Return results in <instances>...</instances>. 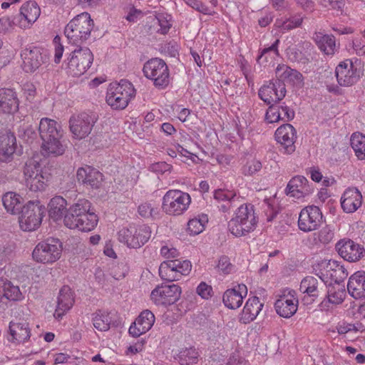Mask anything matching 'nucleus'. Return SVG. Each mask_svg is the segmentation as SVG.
<instances>
[{
	"label": "nucleus",
	"mask_w": 365,
	"mask_h": 365,
	"mask_svg": "<svg viewBox=\"0 0 365 365\" xmlns=\"http://www.w3.org/2000/svg\"><path fill=\"white\" fill-rule=\"evenodd\" d=\"M38 132L42 140V149L46 155L58 156L64 153L66 146L61 141L63 130L59 123L53 119L43 118L39 123Z\"/></svg>",
	"instance_id": "obj_1"
},
{
	"label": "nucleus",
	"mask_w": 365,
	"mask_h": 365,
	"mask_svg": "<svg viewBox=\"0 0 365 365\" xmlns=\"http://www.w3.org/2000/svg\"><path fill=\"white\" fill-rule=\"evenodd\" d=\"M258 223L255 206L250 203L241 205L228 222V230L237 237L245 236L254 231Z\"/></svg>",
	"instance_id": "obj_2"
},
{
	"label": "nucleus",
	"mask_w": 365,
	"mask_h": 365,
	"mask_svg": "<svg viewBox=\"0 0 365 365\" xmlns=\"http://www.w3.org/2000/svg\"><path fill=\"white\" fill-rule=\"evenodd\" d=\"M93 21L87 12L75 16L66 26L64 34L70 43L82 46L91 37Z\"/></svg>",
	"instance_id": "obj_3"
},
{
	"label": "nucleus",
	"mask_w": 365,
	"mask_h": 365,
	"mask_svg": "<svg viewBox=\"0 0 365 365\" xmlns=\"http://www.w3.org/2000/svg\"><path fill=\"white\" fill-rule=\"evenodd\" d=\"M135 96V89L133 84L126 79H122L119 83H112L109 85L106 102L113 109L123 110Z\"/></svg>",
	"instance_id": "obj_4"
},
{
	"label": "nucleus",
	"mask_w": 365,
	"mask_h": 365,
	"mask_svg": "<svg viewBox=\"0 0 365 365\" xmlns=\"http://www.w3.org/2000/svg\"><path fill=\"white\" fill-rule=\"evenodd\" d=\"M45 212V207L39 201L28 202L19 213L21 229L26 232L36 230L41 225Z\"/></svg>",
	"instance_id": "obj_5"
},
{
	"label": "nucleus",
	"mask_w": 365,
	"mask_h": 365,
	"mask_svg": "<svg viewBox=\"0 0 365 365\" xmlns=\"http://www.w3.org/2000/svg\"><path fill=\"white\" fill-rule=\"evenodd\" d=\"M144 76L153 81L158 89L166 88L170 83V71L166 63L160 58H153L145 63Z\"/></svg>",
	"instance_id": "obj_6"
},
{
	"label": "nucleus",
	"mask_w": 365,
	"mask_h": 365,
	"mask_svg": "<svg viewBox=\"0 0 365 365\" xmlns=\"http://www.w3.org/2000/svg\"><path fill=\"white\" fill-rule=\"evenodd\" d=\"M62 249V243L58 238L49 237L37 244L32 256L38 262L53 263L61 257Z\"/></svg>",
	"instance_id": "obj_7"
},
{
	"label": "nucleus",
	"mask_w": 365,
	"mask_h": 365,
	"mask_svg": "<svg viewBox=\"0 0 365 365\" xmlns=\"http://www.w3.org/2000/svg\"><path fill=\"white\" fill-rule=\"evenodd\" d=\"M98 119V114L93 111H85L71 115L69 129L73 138L81 140L88 136Z\"/></svg>",
	"instance_id": "obj_8"
},
{
	"label": "nucleus",
	"mask_w": 365,
	"mask_h": 365,
	"mask_svg": "<svg viewBox=\"0 0 365 365\" xmlns=\"http://www.w3.org/2000/svg\"><path fill=\"white\" fill-rule=\"evenodd\" d=\"M24 174L26 186L34 192L42 191L46 187L48 175L43 172L41 164L38 160L29 159L24 168Z\"/></svg>",
	"instance_id": "obj_9"
},
{
	"label": "nucleus",
	"mask_w": 365,
	"mask_h": 365,
	"mask_svg": "<svg viewBox=\"0 0 365 365\" xmlns=\"http://www.w3.org/2000/svg\"><path fill=\"white\" fill-rule=\"evenodd\" d=\"M67 58L68 72L73 76H79L86 72L93 61V55L86 46H78Z\"/></svg>",
	"instance_id": "obj_10"
},
{
	"label": "nucleus",
	"mask_w": 365,
	"mask_h": 365,
	"mask_svg": "<svg viewBox=\"0 0 365 365\" xmlns=\"http://www.w3.org/2000/svg\"><path fill=\"white\" fill-rule=\"evenodd\" d=\"M190 202L191 197L188 193L170 190L163 198L162 209L170 215H180L187 210Z\"/></svg>",
	"instance_id": "obj_11"
},
{
	"label": "nucleus",
	"mask_w": 365,
	"mask_h": 365,
	"mask_svg": "<svg viewBox=\"0 0 365 365\" xmlns=\"http://www.w3.org/2000/svg\"><path fill=\"white\" fill-rule=\"evenodd\" d=\"M192 268L188 260L170 259L163 262L159 267V274L163 280L173 282L187 275Z\"/></svg>",
	"instance_id": "obj_12"
},
{
	"label": "nucleus",
	"mask_w": 365,
	"mask_h": 365,
	"mask_svg": "<svg viewBox=\"0 0 365 365\" xmlns=\"http://www.w3.org/2000/svg\"><path fill=\"white\" fill-rule=\"evenodd\" d=\"M21 56L23 59V70L26 73L36 71L49 61L48 51L37 46L26 48L21 51Z\"/></svg>",
	"instance_id": "obj_13"
},
{
	"label": "nucleus",
	"mask_w": 365,
	"mask_h": 365,
	"mask_svg": "<svg viewBox=\"0 0 365 365\" xmlns=\"http://www.w3.org/2000/svg\"><path fill=\"white\" fill-rule=\"evenodd\" d=\"M335 250L342 259L349 262H359L365 256L364 246L348 238L339 240L335 245Z\"/></svg>",
	"instance_id": "obj_14"
},
{
	"label": "nucleus",
	"mask_w": 365,
	"mask_h": 365,
	"mask_svg": "<svg viewBox=\"0 0 365 365\" xmlns=\"http://www.w3.org/2000/svg\"><path fill=\"white\" fill-rule=\"evenodd\" d=\"M322 221L323 215L319 207L309 205L301 210L298 219V227L300 230L309 232L316 230Z\"/></svg>",
	"instance_id": "obj_15"
},
{
	"label": "nucleus",
	"mask_w": 365,
	"mask_h": 365,
	"mask_svg": "<svg viewBox=\"0 0 365 365\" xmlns=\"http://www.w3.org/2000/svg\"><path fill=\"white\" fill-rule=\"evenodd\" d=\"M181 294V288L177 284H162L151 292V299L157 305L168 306L177 302Z\"/></svg>",
	"instance_id": "obj_16"
},
{
	"label": "nucleus",
	"mask_w": 365,
	"mask_h": 365,
	"mask_svg": "<svg viewBox=\"0 0 365 365\" xmlns=\"http://www.w3.org/2000/svg\"><path fill=\"white\" fill-rule=\"evenodd\" d=\"M285 84L281 80L269 81L258 91V96L267 105L279 103L286 95Z\"/></svg>",
	"instance_id": "obj_17"
},
{
	"label": "nucleus",
	"mask_w": 365,
	"mask_h": 365,
	"mask_svg": "<svg viewBox=\"0 0 365 365\" xmlns=\"http://www.w3.org/2000/svg\"><path fill=\"white\" fill-rule=\"evenodd\" d=\"M335 75L341 86H350L359 79L361 71L351 60L346 59L336 67Z\"/></svg>",
	"instance_id": "obj_18"
},
{
	"label": "nucleus",
	"mask_w": 365,
	"mask_h": 365,
	"mask_svg": "<svg viewBox=\"0 0 365 365\" xmlns=\"http://www.w3.org/2000/svg\"><path fill=\"white\" fill-rule=\"evenodd\" d=\"M313 190V184L310 185L305 177L296 175L289 181L284 192L287 196L301 199L312 194Z\"/></svg>",
	"instance_id": "obj_19"
},
{
	"label": "nucleus",
	"mask_w": 365,
	"mask_h": 365,
	"mask_svg": "<svg viewBox=\"0 0 365 365\" xmlns=\"http://www.w3.org/2000/svg\"><path fill=\"white\" fill-rule=\"evenodd\" d=\"M274 137L285 153L291 154L294 152L297 131L291 124L285 123L279 127L275 131Z\"/></svg>",
	"instance_id": "obj_20"
},
{
	"label": "nucleus",
	"mask_w": 365,
	"mask_h": 365,
	"mask_svg": "<svg viewBox=\"0 0 365 365\" xmlns=\"http://www.w3.org/2000/svg\"><path fill=\"white\" fill-rule=\"evenodd\" d=\"M90 208L91 202L88 200L79 199L66 210L63 218L65 226L69 229H77L79 227L78 223L82 221L81 213L86 212Z\"/></svg>",
	"instance_id": "obj_21"
},
{
	"label": "nucleus",
	"mask_w": 365,
	"mask_h": 365,
	"mask_svg": "<svg viewBox=\"0 0 365 365\" xmlns=\"http://www.w3.org/2000/svg\"><path fill=\"white\" fill-rule=\"evenodd\" d=\"M40 14V8L35 1H27L21 6L16 16L18 26L21 29L29 27L38 19Z\"/></svg>",
	"instance_id": "obj_22"
},
{
	"label": "nucleus",
	"mask_w": 365,
	"mask_h": 365,
	"mask_svg": "<svg viewBox=\"0 0 365 365\" xmlns=\"http://www.w3.org/2000/svg\"><path fill=\"white\" fill-rule=\"evenodd\" d=\"M103 177L101 173L91 166L79 168L76 173L78 182L92 189H98L101 186Z\"/></svg>",
	"instance_id": "obj_23"
},
{
	"label": "nucleus",
	"mask_w": 365,
	"mask_h": 365,
	"mask_svg": "<svg viewBox=\"0 0 365 365\" xmlns=\"http://www.w3.org/2000/svg\"><path fill=\"white\" fill-rule=\"evenodd\" d=\"M155 322V316L150 310L143 311L133 322L128 329V333L133 337H138L148 331Z\"/></svg>",
	"instance_id": "obj_24"
},
{
	"label": "nucleus",
	"mask_w": 365,
	"mask_h": 365,
	"mask_svg": "<svg viewBox=\"0 0 365 365\" xmlns=\"http://www.w3.org/2000/svg\"><path fill=\"white\" fill-rule=\"evenodd\" d=\"M16 149V139L14 133L4 130L0 133V162H10Z\"/></svg>",
	"instance_id": "obj_25"
},
{
	"label": "nucleus",
	"mask_w": 365,
	"mask_h": 365,
	"mask_svg": "<svg viewBox=\"0 0 365 365\" xmlns=\"http://www.w3.org/2000/svg\"><path fill=\"white\" fill-rule=\"evenodd\" d=\"M294 291H289L288 295L281 297L274 303L277 313L284 318L292 317L297 310L298 299L294 296Z\"/></svg>",
	"instance_id": "obj_26"
},
{
	"label": "nucleus",
	"mask_w": 365,
	"mask_h": 365,
	"mask_svg": "<svg viewBox=\"0 0 365 365\" xmlns=\"http://www.w3.org/2000/svg\"><path fill=\"white\" fill-rule=\"evenodd\" d=\"M19 100L16 92L11 88H0V110L14 114L19 110Z\"/></svg>",
	"instance_id": "obj_27"
},
{
	"label": "nucleus",
	"mask_w": 365,
	"mask_h": 365,
	"mask_svg": "<svg viewBox=\"0 0 365 365\" xmlns=\"http://www.w3.org/2000/svg\"><path fill=\"white\" fill-rule=\"evenodd\" d=\"M73 304L74 297L71 288L68 286H63L59 292L54 317L56 319H61L72 308Z\"/></svg>",
	"instance_id": "obj_28"
},
{
	"label": "nucleus",
	"mask_w": 365,
	"mask_h": 365,
	"mask_svg": "<svg viewBox=\"0 0 365 365\" xmlns=\"http://www.w3.org/2000/svg\"><path fill=\"white\" fill-rule=\"evenodd\" d=\"M247 287L242 284L237 287L227 289L223 294V303L229 309H235L240 307L243 302V297L247 295Z\"/></svg>",
	"instance_id": "obj_29"
},
{
	"label": "nucleus",
	"mask_w": 365,
	"mask_h": 365,
	"mask_svg": "<svg viewBox=\"0 0 365 365\" xmlns=\"http://www.w3.org/2000/svg\"><path fill=\"white\" fill-rule=\"evenodd\" d=\"M362 195L356 188L346 189L341 198V206L346 213L355 212L361 205Z\"/></svg>",
	"instance_id": "obj_30"
},
{
	"label": "nucleus",
	"mask_w": 365,
	"mask_h": 365,
	"mask_svg": "<svg viewBox=\"0 0 365 365\" xmlns=\"http://www.w3.org/2000/svg\"><path fill=\"white\" fill-rule=\"evenodd\" d=\"M347 290L356 299L365 297V272L357 271L349 277Z\"/></svg>",
	"instance_id": "obj_31"
},
{
	"label": "nucleus",
	"mask_w": 365,
	"mask_h": 365,
	"mask_svg": "<svg viewBox=\"0 0 365 365\" xmlns=\"http://www.w3.org/2000/svg\"><path fill=\"white\" fill-rule=\"evenodd\" d=\"M9 331L11 339H9L15 343H24L31 336V329L29 323L25 320L19 322L11 321L9 323Z\"/></svg>",
	"instance_id": "obj_32"
},
{
	"label": "nucleus",
	"mask_w": 365,
	"mask_h": 365,
	"mask_svg": "<svg viewBox=\"0 0 365 365\" xmlns=\"http://www.w3.org/2000/svg\"><path fill=\"white\" fill-rule=\"evenodd\" d=\"M324 284L313 276L304 277L300 283L299 290L314 302L321 294Z\"/></svg>",
	"instance_id": "obj_33"
},
{
	"label": "nucleus",
	"mask_w": 365,
	"mask_h": 365,
	"mask_svg": "<svg viewBox=\"0 0 365 365\" xmlns=\"http://www.w3.org/2000/svg\"><path fill=\"white\" fill-rule=\"evenodd\" d=\"M263 304L259 302L257 297L250 298L244 308L240 317V322L243 324H248L256 319L259 312L262 310Z\"/></svg>",
	"instance_id": "obj_34"
},
{
	"label": "nucleus",
	"mask_w": 365,
	"mask_h": 365,
	"mask_svg": "<svg viewBox=\"0 0 365 365\" xmlns=\"http://www.w3.org/2000/svg\"><path fill=\"white\" fill-rule=\"evenodd\" d=\"M49 216L55 222L64 217L66 213V200L61 196L53 197L49 202Z\"/></svg>",
	"instance_id": "obj_35"
},
{
	"label": "nucleus",
	"mask_w": 365,
	"mask_h": 365,
	"mask_svg": "<svg viewBox=\"0 0 365 365\" xmlns=\"http://www.w3.org/2000/svg\"><path fill=\"white\" fill-rule=\"evenodd\" d=\"M151 235L150 227L142 225L138 227L133 226V240H130V247L137 249L145 245Z\"/></svg>",
	"instance_id": "obj_36"
},
{
	"label": "nucleus",
	"mask_w": 365,
	"mask_h": 365,
	"mask_svg": "<svg viewBox=\"0 0 365 365\" xmlns=\"http://www.w3.org/2000/svg\"><path fill=\"white\" fill-rule=\"evenodd\" d=\"M23 198L17 193L9 192L2 197L3 205L8 212L16 215L21 210Z\"/></svg>",
	"instance_id": "obj_37"
},
{
	"label": "nucleus",
	"mask_w": 365,
	"mask_h": 365,
	"mask_svg": "<svg viewBox=\"0 0 365 365\" xmlns=\"http://www.w3.org/2000/svg\"><path fill=\"white\" fill-rule=\"evenodd\" d=\"M314 41L319 48L326 55L332 56L336 51V41L333 35L315 34Z\"/></svg>",
	"instance_id": "obj_38"
},
{
	"label": "nucleus",
	"mask_w": 365,
	"mask_h": 365,
	"mask_svg": "<svg viewBox=\"0 0 365 365\" xmlns=\"http://www.w3.org/2000/svg\"><path fill=\"white\" fill-rule=\"evenodd\" d=\"M327 287L326 298L327 299V302L338 305L344 302L346 296V292L344 285L336 283L329 284Z\"/></svg>",
	"instance_id": "obj_39"
},
{
	"label": "nucleus",
	"mask_w": 365,
	"mask_h": 365,
	"mask_svg": "<svg viewBox=\"0 0 365 365\" xmlns=\"http://www.w3.org/2000/svg\"><path fill=\"white\" fill-rule=\"evenodd\" d=\"M0 293H2V295L7 299L11 301H19L23 298L19 287L14 285L7 279L0 281Z\"/></svg>",
	"instance_id": "obj_40"
},
{
	"label": "nucleus",
	"mask_w": 365,
	"mask_h": 365,
	"mask_svg": "<svg viewBox=\"0 0 365 365\" xmlns=\"http://www.w3.org/2000/svg\"><path fill=\"white\" fill-rule=\"evenodd\" d=\"M199 353L194 347L182 349L176 359L180 365H193L198 361Z\"/></svg>",
	"instance_id": "obj_41"
},
{
	"label": "nucleus",
	"mask_w": 365,
	"mask_h": 365,
	"mask_svg": "<svg viewBox=\"0 0 365 365\" xmlns=\"http://www.w3.org/2000/svg\"><path fill=\"white\" fill-rule=\"evenodd\" d=\"M81 217L82 221L78 223L79 227L77 229L82 232H89L93 230L97 225L98 218L94 212L91 210H86V212L81 213Z\"/></svg>",
	"instance_id": "obj_42"
},
{
	"label": "nucleus",
	"mask_w": 365,
	"mask_h": 365,
	"mask_svg": "<svg viewBox=\"0 0 365 365\" xmlns=\"http://www.w3.org/2000/svg\"><path fill=\"white\" fill-rule=\"evenodd\" d=\"M351 146L359 160L365 159V135L360 133H354L351 136Z\"/></svg>",
	"instance_id": "obj_43"
},
{
	"label": "nucleus",
	"mask_w": 365,
	"mask_h": 365,
	"mask_svg": "<svg viewBox=\"0 0 365 365\" xmlns=\"http://www.w3.org/2000/svg\"><path fill=\"white\" fill-rule=\"evenodd\" d=\"M331 266V260H324L318 264V269H316L317 276L322 281L323 284L327 286L333 284L331 281L332 276L331 275L332 274Z\"/></svg>",
	"instance_id": "obj_44"
},
{
	"label": "nucleus",
	"mask_w": 365,
	"mask_h": 365,
	"mask_svg": "<svg viewBox=\"0 0 365 365\" xmlns=\"http://www.w3.org/2000/svg\"><path fill=\"white\" fill-rule=\"evenodd\" d=\"M207 222V215L204 214L190 219L187 222V230L190 232V235H198L203 231L205 225Z\"/></svg>",
	"instance_id": "obj_45"
},
{
	"label": "nucleus",
	"mask_w": 365,
	"mask_h": 365,
	"mask_svg": "<svg viewBox=\"0 0 365 365\" xmlns=\"http://www.w3.org/2000/svg\"><path fill=\"white\" fill-rule=\"evenodd\" d=\"M93 324L98 331H108L110 329V318L108 314L99 311L93 314Z\"/></svg>",
	"instance_id": "obj_46"
},
{
	"label": "nucleus",
	"mask_w": 365,
	"mask_h": 365,
	"mask_svg": "<svg viewBox=\"0 0 365 365\" xmlns=\"http://www.w3.org/2000/svg\"><path fill=\"white\" fill-rule=\"evenodd\" d=\"M302 21L303 17L301 15H295L285 21H278L277 24V26L284 32L299 27Z\"/></svg>",
	"instance_id": "obj_47"
},
{
	"label": "nucleus",
	"mask_w": 365,
	"mask_h": 365,
	"mask_svg": "<svg viewBox=\"0 0 365 365\" xmlns=\"http://www.w3.org/2000/svg\"><path fill=\"white\" fill-rule=\"evenodd\" d=\"M331 275L332 284L339 283L347 277L348 272L344 266L341 265L338 262L331 260Z\"/></svg>",
	"instance_id": "obj_48"
},
{
	"label": "nucleus",
	"mask_w": 365,
	"mask_h": 365,
	"mask_svg": "<svg viewBox=\"0 0 365 365\" xmlns=\"http://www.w3.org/2000/svg\"><path fill=\"white\" fill-rule=\"evenodd\" d=\"M269 108L265 113V120L269 123H273L282 120L279 113V103L268 105Z\"/></svg>",
	"instance_id": "obj_49"
},
{
	"label": "nucleus",
	"mask_w": 365,
	"mask_h": 365,
	"mask_svg": "<svg viewBox=\"0 0 365 365\" xmlns=\"http://www.w3.org/2000/svg\"><path fill=\"white\" fill-rule=\"evenodd\" d=\"M262 168L260 161L252 159L246 163L242 168V173L245 176H252L260 171Z\"/></svg>",
	"instance_id": "obj_50"
},
{
	"label": "nucleus",
	"mask_w": 365,
	"mask_h": 365,
	"mask_svg": "<svg viewBox=\"0 0 365 365\" xmlns=\"http://www.w3.org/2000/svg\"><path fill=\"white\" fill-rule=\"evenodd\" d=\"M334 237V230L331 225H326L318 232L319 240L324 244H329Z\"/></svg>",
	"instance_id": "obj_51"
},
{
	"label": "nucleus",
	"mask_w": 365,
	"mask_h": 365,
	"mask_svg": "<svg viewBox=\"0 0 365 365\" xmlns=\"http://www.w3.org/2000/svg\"><path fill=\"white\" fill-rule=\"evenodd\" d=\"M214 199L218 202L221 203L228 199H240L239 197H237L235 192L230 190H225L222 189H218L215 190L214 192Z\"/></svg>",
	"instance_id": "obj_52"
},
{
	"label": "nucleus",
	"mask_w": 365,
	"mask_h": 365,
	"mask_svg": "<svg viewBox=\"0 0 365 365\" xmlns=\"http://www.w3.org/2000/svg\"><path fill=\"white\" fill-rule=\"evenodd\" d=\"M14 25H18L16 17L2 16L0 18V34H6L11 31Z\"/></svg>",
	"instance_id": "obj_53"
},
{
	"label": "nucleus",
	"mask_w": 365,
	"mask_h": 365,
	"mask_svg": "<svg viewBox=\"0 0 365 365\" xmlns=\"http://www.w3.org/2000/svg\"><path fill=\"white\" fill-rule=\"evenodd\" d=\"M133 226L123 227L118 232V240L125 244L128 247H130V240H133Z\"/></svg>",
	"instance_id": "obj_54"
},
{
	"label": "nucleus",
	"mask_w": 365,
	"mask_h": 365,
	"mask_svg": "<svg viewBox=\"0 0 365 365\" xmlns=\"http://www.w3.org/2000/svg\"><path fill=\"white\" fill-rule=\"evenodd\" d=\"M320 3L324 7L335 10L338 14H342L345 6L344 0H321Z\"/></svg>",
	"instance_id": "obj_55"
},
{
	"label": "nucleus",
	"mask_w": 365,
	"mask_h": 365,
	"mask_svg": "<svg viewBox=\"0 0 365 365\" xmlns=\"http://www.w3.org/2000/svg\"><path fill=\"white\" fill-rule=\"evenodd\" d=\"M184 1L188 6H190L192 9H195L196 11H199L200 13H202L203 14H207V15H211L212 14V11H211L207 6L203 4L199 0H184Z\"/></svg>",
	"instance_id": "obj_56"
},
{
	"label": "nucleus",
	"mask_w": 365,
	"mask_h": 365,
	"mask_svg": "<svg viewBox=\"0 0 365 365\" xmlns=\"http://www.w3.org/2000/svg\"><path fill=\"white\" fill-rule=\"evenodd\" d=\"M279 113L281 114L282 120L284 122L292 120L295 115L294 110L287 106L284 102L279 103Z\"/></svg>",
	"instance_id": "obj_57"
},
{
	"label": "nucleus",
	"mask_w": 365,
	"mask_h": 365,
	"mask_svg": "<svg viewBox=\"0 0 365 365\" xmlns=\"http://www.w3.org/2000/svg\"><path fill=\"white\" fill-rule=\"evenodd\" d=\"M138 213L144 218L153 217L157 214L155 210L151 206L150 203H143L138 207Z\"/></svg>",
	"instance_id": "obj_58"
},
{
	"label": "nucleus",
	"mask_w": 365,
	"mask_h": 365,
	"mask_svg": "<svg viewBox=\"0 0 365 365\" xmlns=\"http://www.w3.org/2000/svg\"><path fill=\"white\" fill-rule=\"evenodd\" d=\"M196 292L202 299H207L212 296V288L210 285L202 282L197 286Z\"/></svg>",
	"instance_id": "obj_59"
},
{
	"label": "nucleus",
	"mask_w": 365,
	"mask_h": 365,
	"mask_svg": "<svg viewBox=\"0 0 365 365\" xmlns=\"http://www.w3.org/2000/svg\"><path fill=\"white\" fill-rule=\"evenodd\" d=\"M172 168L171 165L166 162L161 161L152 164L150 165V170L154 173L163 174L166 172H170Z\"/></svg>",
	"instance_id": "obj_60"
},
{
	"label": "nucleus",
	"mask_w": 365,
	"mask_h": 365,
	"mask_svg": "<svg viewBox=\"0 0 365 365\" xmlns=\"http://www.w3.org/2000/svg\"><path fill=\"white\" fill-rule=\"evenodd\" d=\"M156 19L160 27L158 31L162 34H167L171 27V24L167 19V17L163 14H159L156 16Z\"/></svg>",
	"instance_id": "obj_61"
},
{
	"label": "nucleus",
	"mask_w": 365,
	"mask_h": 365,
	"mask_svg": "<svg viewBox=\"0 0 365 365\" xmlns=\"http://www.w3.org/2000/svg\"><path fill=\"white\" fill-rule=\"evenodd\" d=\"M289 71H292V68L285 65H279L276 69L277 80L289 81L291 73Z\"/></svg>",
	"instance_id": "obj_62"
},
{
	"label": "nucleus",
	"mask_w": 365,
	"mask_h": 365,
	"mask_svg": "<svg viewBox=\"0 0 365 365\" xmlns=\"http://www.w3.org/2000/svg\"><path fill=\"white\" fill-rule=\"evenodd\" d=\"M53 43L55 44V53H54V61L56 63H58L63 53V46L61 43V38L58 36H56L53 38Z\"/></svg>",
	"instance_id": "obj_63"
},
{
	"label": "nucleus",
	"mask_w": 365,
	"mask_h": 365,
	"mask_svg": "<svg viewBox=\"0 0 365 365\" xmlns=\"http://www.w3.org/2000/svg\"><path fill=\"white\" fill-rule=\"evenodd\" d=\"M279 43V40L277 39L270 46L267 48H264L261 51V54L257 58V61H259V60L265 56V58H267V55H269L270 53H273L275 56L278 55V50L277 46Z\"/></svg>",
	"instance_id": "obj_64"
}]
</instances>
